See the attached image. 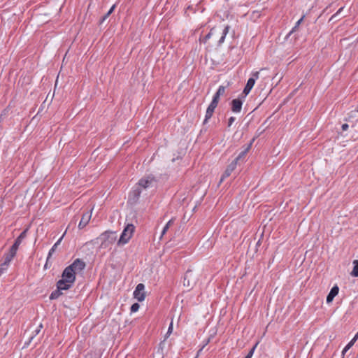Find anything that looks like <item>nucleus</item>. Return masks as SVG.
<instances>
[{
    "label": "nucleus",
    "instance_id": "nucleus-37",
    "mask_svg": "<svg viewBox=\"0 0 358 358\" xmlns=\"http://www.w3.org/2000/svg\"><path fill=\"white\" fill-rule=\"evenodd\" d=\"M259 73L258 71L253 73L251 78H255V80H257L259 78Z\"/></svg>",
    "mask_w": 358,
    "mask_h": 358
},
{
    "label": "nucleus",
    "instance_id": "nucleus-6",
    "mask_svg": "<svg viewBox=\"0 0 358 358\" xmlns=\"http://www.w3.org/2000/svg\"><path fill=\"white\" fill-rule=\"evenodd\" d=\"M85 263L80 259H76L69 267H71V270L75 274L81 272L85 268Z\"/></svg>",
    "mask_w": 358,
    "mask_h": 358
},
{
    "label": "nucleus",
    "instance_id": "nucleus-21",
    "mask_svg": "<svg viewBox=\"0 0 358 358\" xmlns=\"http://www.w3.org/2000/svg\"><path fill=\"white\" fill-rule=\"evenodd\" d=\"M62 237L60 238L54 245L53 246L50 248V250H49V252H48V261H49L50 258L51 257V256L52 255V254L55 252L58 245L60 243V241L62 240Z\"/></svg>",
    "mask_w": 358,
    "mask_h": 358
},
{
    "label": "nucleus",
    "instance_id": "nucleus-32",
    "mask_svg": "<svg viewBox=\"0 0 358 358\" xmlns=\"http://www.w3.org/2000/svg\"><path fill=\"white\" fill-rule=\"evenodd\" d=\"M220 96L217 94H215L213 97V100L210 103H212L213 104H215V105H217L218 104V102H219V99H220Z\"/></svg>",
    "mask_w": 358,
    "mask_h": 358
},
{
    "label": "nucleus",
    "instance_id": "nucleus-34",
    "mask_svg": "<svg viewBox=\"0 0 358 358\" xmlns=\"http://www.w3.org/2000/svg\"><path fill=\"white\" fill-rule=\"evenodd\" d=\"M257 345V343L253 348H252L250 349V350L248 352L246 357H249V358H251L252 357Z\"/></svg>",
    "mask_w": 358,
    "mask_h": 358
},
{
    "label": "nucleus",
    "instance_id": "nucleus-4",
    "mask_svg": "<svg viewBox=\"0 0 358 358\" xmlns=\"http://www.w3.org/2000/svg\"><path fill=\"white\" fill-rule=\"evenodd\" d=\"M62 278L66 280L67 282H73L76 280L75 272L71 270V267H66L62 272Z\"/></svg>",
    "mask_w": 358,
    "mask_h": 358
},
{
    "label": "nucleus",
    "instance_id": "nucleus-15",
    "mask_svg": "<svg viewBox=\"0 0 358 358\" xmlns=\"http://www.w3.org/2000/svg\"><path fill=\"white\" fill-rule=\"evenodd\" d=\"M255 83V78H249L248 79L247 84L245 86L243 91V94H244L243 98H245L250 93V92L252 89Z\"/></svg>",
    "mask_w": 358,
    "mask_h": 358
},
{
    "label": "nucleus",
    "instance_id": "nucleus-26",
    "mask_svg": "<svg viewBox=\"0 0 358 358\" xmlns=\"http://www.w3.org/2000/svg\"><path fill=\"white\" fill-rule=\"evenodd\" d=\"M15 256V255L11 254L9 252L8 253L4 254L3 262L10 264Z\"/></svg>",
    "mask_w": 358,
    "mask_h": 358
},
{
    "label": "nucleus",
    "instance_id": "nucleus-12",
    "mask_svg": "<svg viewBox=\"0 0 358 358\" xmlns=\"http://www.w3.org/2000/svg\"><path fill=\"white\" fill-rule=\"evenodd\" d=\"M253 141H254V139L247 145V147L243 150H242L238 154V155L233 160L234 162H236V163L238 164V162L244 159L246 154L248 152V151L251 148L252 143Z\"/></svg>",
    "mask_w": 358,
    "mask_h": 358
},
{
    "label": "nucleus",
    "instance_id": "nucleus-33",
    "mask_svg": "<svg viewBox=\"0 0 358 358\" xmlns=\"http://www.w3.org/2000/svg\"><path fill=\"white\" fill-rule=\"evenodd\" d=\"M343 10V7H341L338 9V10L329 19V21H333L334 20H336V16Z\"/></svg>",
    "mask_w": 358,
    "mask_h": 358
},
{
    "label": "nucleus",
    "instance_id": "nucleus-14",
    "mask_svg": "<svg viewBox=\"0 0 358 358\" xmlns=\"http://www.w3.org/2000/svg\"><path fill=\"white\" fill-rule=\"evenodd\" d=\"M339 288L336 285H334L330 290L329 293L328 294L327 296V303H329L333 301L334 297L338 294Z\"/></svg>",
    "mask_w": 358,
    "mask_h": 358
},
{
    "label": "nucleus",
    "instance_id": "nucleus-5",
    "mask_svg": "<svg viewBox=\"0 0 358 358\" xmlns=\"http://www.w3.org/2000/svg\"><path fill=\"white\" fill-rule=\"evenodd\" d=\"M145 289V285L143 283H139L136 287V289L134 292V296L138 301H144L145 298V292H143Z\"/></svg>",
    "mask_w": 358,
    "mask_h": 358
},
{
    "label": "nucleus",
    "instance_id": "nucleus-1",
    "mask_svg": "<svg viewBox=\"0 0 358 358\" xmlns=\"http://www.w3.org/2000/svg\"><path fill=\"white\" fill-rule=\"evenodd\" d=\"M98 242H100V248L106 249L110 246L116 241L115 233L113 231H106L102 233L97 238Z\"/></svg>",
    "mask_w": 358,
    "mask_h": 358
},
{
    "label": "nucleus",
    "instance_id": "nucleus-10",
    "mask_svg": "<svg viewBox=\"0 0 358 358\" xmlns=\"http://www.w3.org/2000/svg\"><path fill=\"white\" fill-rule=\"evenodd\" d=\"M92 214L90 212H86L83 214L82 218L78 224L79 229H83L89 222L91 219Z\"/></svg>",
    "mask_w": 358,
    "mask_h": 358
},
{
    "label": "nucleus",
    "instance_id": "nucleus-41",
    "mask_svg": "<svg viewBox=\"0 0 358 358\" xmlns=\"http://www.w3.org/2000/svg\"><path fill=\"white\" fill-rule=\"evenodd\" d=\"M48 262H49V261H48V259H46V262H45V266H44L45 268H48Z\"/></svg>",
    "mask_w": 358,
    "mask_h": 358
},
{
    "label": "nucleus",
    "instance_id": "nucleus-28",
    "mask_svg": "<svg viewBox=\"0 0 358 358\" xmlns=\"http://www.w3.org/2000/svg\"><path fill=\"white\" fill-rule=\"evenodd\" d=\"M20 245L17 244V243L14 242L13 245L10 247V250H9V252H10L11 254L15 255L16 253H17V251L18 250V248H19Z\"/></svg>",
    "mask_w": 358,
    "mask_h": 358
},
{
    "label": "nucleus",
    "instance_id": "nucleus-43",
    "mask_svg": "<svg viewBox=\"0 0 358 358\" xmlns=\"http://www.w3.org/2000/svg\"><path fill=\"white\" fill-rule=\"evenodd\" d=\"M1 212H2V210H1V208H0V215L1 214Z\"/></svg>",
    "mask_w": 358,
    "mask_h": 358
},
{
    "label": "nucleus",
    "instance_id": "nucleus-30",
    "mask_svg": "<svg viewBox=\"0 0 358 358\" xmlns=\"http://www.w3.org/2000/svg\"><path fill=\"white\" fill-rule=\"evenodd\" d=\"M225 90H226V87L224 86H220L215 93L217 94L220 96H222L225 93Z\"/></svg>",
    "mask_w": 358,
    "mask_h": 358
},
{
    "label": "nucleus",
    "instance_id": "nucleus-31",
    "mask_svg": "<svg viewBox=\"0 0 358 358\" xmlns=\"http://www.w3.org/2000/svg\"><path fill=\"white\" fill-rule=\"evenodd\" d=\"M139 308H140L139 304L138 303H134L131 306V308H130L131 312V313H135V312L138 310Z\"/></svg>",
    "mask_w": 358,
    "mask_h": 358
},
{
    "label": "nucleus",
    "instance_id": "nucleus-38",
    "mask_svg": "<svg viewBox=\"0 0 358 358\" xmlns=\"http://www.w3.org/2000/svg\"><path fill=\"white\" fill-rule=\"evenodd\" d=\"M172 330H173V323L171 322V324H170V325L169 327L166 335L170 334L172 332Z\"/></svg>",
    "mask_w": 358,
    "mask_h": 358
},
{
    "label": "nucleus",
    "instance_id": "nucleus-20",
    "mask_svg": "<svg viewBox=\"0 0 358 358\" xmlns=\"http://www.w3.org/2000/svg\"><path fill=\"white\" fill-rule=\"evenodd\" d=\"M28 229H25L15 240V242L20 245L22 241L26 238Z\"/></svg>",
    "mask_w": 358,
    "mask_h": 358
},
{
    "label": "nucleus",
    "instance_id": "nucleus-2",
    "mask_svg": "<svg viewBox=\"0 0 358 358\" xmlns=\"http://www.w3.org/2000/svg\"><path fill=\"white\" fill-rule=\"evenodd\" d=\"M135 230V227L133 224H127L122 232L117 245H124L131 239Z\"/></svg>",
    "mask_w": 358,
    "mask_h": 358
},
{
    "label": "nucleus",
    "instance_id": "nucleus-16",
    "mask_svg": "<svg viewBox=\"0 0 358 358\" xmlns=\"http://www.w3.org/2000/svg\"><path fill=\"white\" fill-rule=\"evenodd\" d=\"M229 28H230V27L229 25H227L224 27V29L222 30V31L221 33V36L218 41V44H217L218 45H220L221 44H222L224 43V41L225 40V37L229 32Z\"/></svg>",
    "mask_w": 358,
    "mask_h": 358
},
{
    "label": "nucleus",
    "instance_id": "nucleus-23",
    "mask_svg": "<svg viewBox=\"0 0 358 358\" xmlns=\"http://www.w3.org/2000/svg\"><path fill=\"white\" fill-rule=\"evenodd\" d=\"M353 265L354 266L351 275L355 277H358V260H354Z\"/></svg>",
    "mask_w": 358,
    "mask_h": 358
},
{
    "label": "nucleus",
    "instance_id": "nucleus-42",
    "mask_svg": "<svg viewBox=\"0 0 358 358\" xmlns=\"http://www.w3.org/2000/svg\"><path fill=\"white\" fill-rule=\"evenodd\" d=\"M348 350H345V348L342 351V354L344 355Z\"/></svg>",
    "mask_w": 358,
    "mask_h": 358
},
{
    "label": "nucleus",
    "instance_id": "nucleus-7",
    "mask_svg": "<svg viewBox=\"0 0 358 358\" xmlns=\"http://www.w3.org/2000/svg\"><path fill=\"white\" fill-rule=\"evenodd\" d=\"M237 164L236 162L232 161L227 167L225 171L222 174L220 178V182H222L226 178L229 177L231 173L235 170Z\"/></svg>",
    "mask_w": 358,
    "mask_h": 358
},
{
    "label": "nucleus",
    "instance_id": "nucleus-29",
    "mask_svg": "<svg viewBox=\"0 0 358 358\" xmlns=\"http://www.w3.org/2000/svg\"><path fill=\"white\" fill-rule=\"evenodd\" d=\"M9 264L3 262L0 264V275L8 269Z\"/></svg>",
    "mask_w": 358,
    "mask_h": 358
},
{
    "label": "nucleus",
    "instance_id": "nucleus-8",
    "mask_svg": "<svg viewBox=\"0 0 358 358\" xmlns=\"http://www.w3.org/2000/svg\"><path fill=\"white\" fill-rule=\"evenodd\" d=\"M231 110L234 113H240L242 109L243 100L241 98L233 99L231 102Z\"/></svg>",
    "mask_w": 358,
    "mask_h": 358
},
{
    "label": "nucleus",
    "instance_id": "nucleus-17",
    "mask_svg": "<svg viewBox=\"0 0 358 358\" xmlns=\"http://www.w3.org/2000/svg\"><path fill=\"white\" fill-rule=\"evenodd\" d=\"M42 328L43 324H40L38 327H36V328L34 330H33L32 335L29 338V343H30L34 339V337L40 334Z\"/></svg>",
    "mask_w": 358,
    "mask_h": 358
},
{
    "label": "nucleus",
    "instance_id": "nucleus-44",
    "mask_svg": "<svg viewBox=\"0 0 358 358\" xmlns=\"http://www.w3.org/2000/svg\"><path fill=\"white\" fill-rule=\"evenodd\" d=\"M244 358H249V357H246V356H245Z\"/></svg>",
    "mask_w": 358,
    "mask_h": 358
},
{
    "label": "nucleus",
    "instance_id": "nucleus-22",
    "mask_svg": "<svg viewBox=\"0 0 358 358\" xmlns=\"http://www.w3.org/2000/svg\"><path fill=\"white\" fill-rule=\"evenodd\" d=\"M217 32V29L215 28H212L208 34H206L204 38L202 39V42L206 43L207 41Z\"/></svg>",
    "mask_w": 358,
    "mask_h": 358
},
{
    "label": "nucleus",
    "instance_id": "nucleus-18",
    "mask_svg": "<svg viewBox=\"0 0 358 358\" xmlns=\"http://www.w3.org/2000/svg\"><path fill=\"white\" fill-rule=\"evenodd\" d=\"M192 275V271L188 270L185 274V277H184V285L185 286H187V287H191L192 286V284L190 282V276Z\"/></svg>",
    "mask_w": 358,
    "mask_h": 358
},
{
    "label": "nucleus",
    "instance_id": "nucleus-36",
    "mask_svg": "<svg viewBox=\"0 0 358 358\" xmlns=\"http://www.w3.org/2000/svg\"><path fill=\"white\" fill-rule=\"evenodd\" d=\"M354 343H355L352 341H351L350 343H348V344L345 347V350H348L354 345Z\"/></svg>",
    "mask_w": 358,
    "mask_h": 358
},
{
    "label": "nucleus",
    "instance_id": "nucleus-11",
    "mask_svg": "<svg viewBox=\"0 0 358 358\" xmlns=\"http://www.w3.org/2000/svg\"><path fill=\"white\" fill-rule=\"evenodd\" d=\"M73 282H67L66 280L60 279L57 282V287L62 291L68 290L72 287Z\"/></svg>",
    "mask_w": 358,
    "mask_h": 358
},
{
    "label": "nucleus",
    "instance_id": "nucleus-19",
    "mask_svg": "<svg viewBox=\"0 0 358 358\" xmlns=\"http://www.w3.org/2000/svg\"><path fill=\"white\" fill-rule=\"evenodd\" d=\"M62 294V290L57 287L50 295V299L54 300L58 299Z\"/></svg>",
    "mask_w": 358,
    "mask_h": 358
},
{
    "label": "nucleus",
    "instance_id": "nucleus-3",
    "mask_svg": "<svg viewBox=\"0 0 358 358\" xmlns=\"http://www.w3.org/2000/svg\"><path fill=\"white\" fill-rule=\"evenodd\" d=\"M157 185V180L152 175H148L141 178L138 182V186L142 189L152 188Z\"/></svg>",
    "mask_w": 358,
    "mask_h": 358
},
{
    "label": "nucleus",
    "instance_id": "nucleus-9",
    "mask_svg": "<svg viewBox=\"0 0 358 358\" xmlns=\"http://www.w3.org/2000/svg\"><path fill=\"white\" fill-rule=\"evenodd\" d=\"M142 189L138 186L129 194V201L136 203L141 196Z\"/></svg>",
    "mask_w": 358,
    "mask_h": 358
},
{
    "label": "nucleus",
    "instance_id": "nucleus-25",
    "mask_svg": "<svg viewBox=\"0 0 358 358\" xmlns=\"http://www.w3.org/2000/svg\"><path fill=\"white\" fill-rule=\"evenodd\" d=\"M115 8V5L114 4L107 12V13L102 17V18L100 20V23H103L109 17V15L113 12Z\"/></svg>",
    "mask_w": 358,
    "mask_h": 358
},
{
    "label": "nucleus",
    "instance_id": "nucleus-40",
    "mask_svg": "<svg viewBox=\"0 0 358 358\" xmlns=\"http://www.w3.org/2000/svg\"><path fill=\"white\" fill-rule=\"evenodd\" d=\"M357 338H358V332L355 334V336L351 341H352L355 343L357 340Z\"/></svg>",
    "mask_w": 358,
    "mask_h": 358
},
{
    "label": "nucleus",
    "instance_id": "nucleus-13",
    "mask_svg": "<svg viewBox=\"0 0 358 358\" xmlns=\"http://www.w3.org/2000/svg\"><path fill=\"white\" fill-rule=\"evenodd\" d=\"M217 106V105L213 104L212 103H210V105L207 108V110L206 112L205 119L203 120V124L207 123L208 120L211 118V117L214 113V110Z\"/></svg>",
    "mask_w": 358,
    "mask_h": 358
},
{
    "label": "nucleus",
    "instance_id": "nucleus-24",
    "mask_svg": "<svg viewBox=\"0 0 358 358\" xmlns=\"http://www.w3.org/2000/svg\"><path fill=\"white\" fill-rule=\"evenodd\" d=\"M304 18V15L302 16L296 22L295 26L292 28V29L287 34V36H290L292 33L295 32L297 29L298 27L300 25V24L303 22Z\"/></svg>",
    "mask_w": 358,
    "mask_h": 358
},
{
    "label": "nucleus",
    "instance_id": "nucleus-35",
    "mask_svg": "<svg viewBox=\"0 0 358 358\" xmlns=\"http://www.w3.org/2000/svg\"><path fill=\"white\" fill-rule=\"evenodd\" d=\"M235 120H236V117H231L229 118L228 124H227L228 127H230L232 125V124L234 123Z\"/></svg>",
    "mask_w": 358,
    "mask_h": 358
},
{
    "label": "nucleus",
    "instance_id": "nucleus-27",
    "mask_svg": "<svg viewBox=\"0 0 358 358\" xmlns=\"http://www.w3.org/2000/svg\"><path fill=\"white\" fill-rule=\"evenodd\" d=\"M173 222H174L173 219H171V220H169V221L166 224V225L164 226V229H163V230H162V236H164V235L166 234V232L167 231V230L169 229V228L170 227V226H171V224H173Z\"/></svg>",
    "mask_w": 358,
    "mask_h": 358
},
{
    "label": "nucleus",
    "instance_id": "nucleus-39",
    "mask_svg": "<svg viewBox=\"0 0 358 358\" xmlns=\"http://www.w3.org/2000/svg\"><path fill=\"white\" fill-rule=\"evenodd\" d=\"M341 128L343 131H346L349 128V125L347 123L343 124Z\"/></svg>",
    "mask_w": 358,
    "mask_h": 358
}]
</instances>
